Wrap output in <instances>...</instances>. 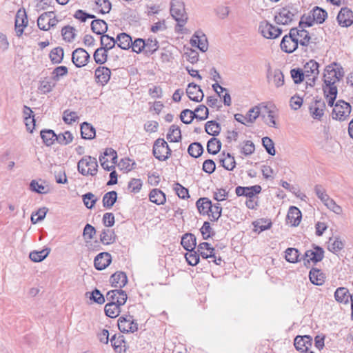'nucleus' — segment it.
<instances>
[{"label":"nucleus","instance_id":"15","mask_svg":"<svg viewBox=\"0 0 353 353\" xmlns=\"http://www.w3.org/2000/svg\"><path fill=\"white\" fill-rule=\"evenodd\" d=\"M107 300L110 301V303H114L118 305H124L127 301V294L122 290L115 289L109 291L106 294Z\"/></svg>","mask_w":353,"mask_h":353},{"label":"nucleus","instance_id":"44","mask_svg":"<svg viewBox=\"0 0 353 353\" xmlns=\"http://www.w3.org/2000/svg\"><path fill=\"white\" fill-rule=\"evenodd\" d=\"M311 12L312 18L316 21V23H322L327 17L326 11L319 7H315Z\"/></svg>","mask_w":353,"mask_h":353},{"label":"nucleus","instance_id":"9","mask_svg":"<svg viewBox=\"0 0 353 353\" xmlns=\"http://www.w3.org/2000/svg\"><path fill=\"white\" fill-rule=\"evenodd\" d=\"M324 256V251L323 248L315 246L312 249L306 250L303 257V264L305 266L309 267L311 263L315 264L321 261Z\"/></svg>","mask_w":353,"mask_h":353},{"label":"nucleus","instance_id":"40","mask_svg":"<svg viewBox=\"0 0 353 353\" xmlns=\"http://www.w3.org/2000/svg\"><path fill=\"white\" fill-rule=\"evenodd\" d=\"M41 137L44 143L50 146L57 141V134L52 130H44L41 131Z\"/></svg>","mask_w":353,"mask_h":353},{"label":"nucleus","instance_id":"61","mask_svg":"<svg viewBox=\"0 0 353 353\" xmlns=\"http://www.w3.org/2000/svg\"><path fill=\"white\" fill-rule=\"evenodd\" d=\"M314 192L323 204L330 198L326 193L325 188L321 185H315Z\"/></svg>","mask_w":353,"mask_h":353},{"label":"nucleus","instance_id":"60","mask_svg":"<svg viewBox=\"0 0 353 353\" xmlns=\"http://www.w3.org/2000/svg\"><path fill=\"white\" fill-rule=\"evenodd\" d=\"M261 110L259 109V104L251 108L247 113V119L249 124L253 123L255 120L259 117Z\"/></svg>","mask_w":353,"mask_h":353},{"label":"nucleus","instance_id":"14","mask_svg":"<svg viewBox=\"0 0 353 353\" xmlns=\"http://www.w3.org/2000/svg\"><path fill=\"white\" fill-rule=\"evenodd\" d=\"M294 17V12L287 8H283L275 15L274 20L278 24L288 25L293 21Z\"/></svg>","mask_w":353,"mask_h":353},{"label":"nucleus","instance_id":"7","mask_svg":"<svg viewBox=\"0 0 353 353\" xmlns=\"http://www.w3.org/2000/svg\"><path fill=\"white\" fill-rule=\"evenodd\" d=\"M308 110L313 119L321 121L325 114V103L321 98L314 97L310 103Z\"/></svg>","mask_w":353,"mask_h":353},{"label":"nucleus","instance_id":"58","mask_svg":"<svg viewBox=\"0 0 353 353\" xmlns=\"http://www.w3.org/2000/svg\"><path fill=\"white\" fill-rule=\"evenodd\" d=\"M188 153L193 157H199L203 152V147L199 143H191L188 147Z\"/></svg>","mask_w":353,"mask_h":353},{"label":"nucleus","instance_id":"59","mask_svg":"<svg viewBox=\"0 0 353 353\" xmlns=\"http://www.w3.org/2000/svg\"><path fill=\"white\" fill-rule=\"evenodd\" d=\"M145 52L146 53L152 54L159 48V43L156 39L150 38L145 41Z\"/></svg>","mask_w":353,"mask_h":353},{"label":"nucleus","instance_id":"51","mask_svg":"<svg viewBox=\"0 0 353 353\" xmlns=\"http://www.w3.org/2000/svg\"><path fill=\"white\" fill-rule=\"evenodd\" d=\"M220 130V125L216 121H208L205 124V132L210 135L216 136L219 134Z\"/></svg>","mask_w":353,"mask_h":353},{"label":"nucleus","instance_id":"16","mask_svg":"<svg viewBox=\"0 0 353 353\" xmlns=\"http://www.w3.org/2000/svg\"><path fill=\"white\" fill-rule=\"evenodd\" d=\"M90 59L89 54L83 48H77L72 52V60L77 67L86 65Z\"/></svg>","mask_w":353,"mask_h":353},{"label":"nucleus","instance_id":"53","mask_svg":"<svg viewBox=\"0 0 353 353\" xmlns=\"http://www.w3.org/2000/svg\"><path fill=\"white\" fill-rule=\"evenodd\" d=\"M77 112L66 110L63 114V120L67 124H72L79 120Z\"/></svg>","mask_w":353,"mask_h":353},{"label":"nucleus","instance_id":"39","mask_svg":"<svg viewBox=\"0 0 353 353\" xmlns=\"http://www.w3.org/2000/svg\"><path fill=\"white\" fill-rule=\"evenodd\" d=\"M39 181L36 180H32L30 183V189L39 194H47L49 192V188L48 185H45L44 181Z\"/></svg>","mask_w":353,"mask_h":353},{"label":"nucleus","instance_id":"46","mask_svg":"<svg viewBox=\"0 0 353 353\" xmlns=\"http://www.w3.org/2000/svg\"><path fill=\"white\" fill-rule=\"evenodd\" d=\"M221 148V141L216 138H211L207 145V150L209 153L216 154L219 152Z\"/></svg>","mask_w":353,"mask_h":353},{"label":"nucleus","instance_id":"20","mask_svg":"<svg viewBox=\"0 0 353 353\" xmlns=\"http://www.w3.org/2000/svg\"><path fill=\"white\" fill-rule=\"evenodd\" d=\"M280 46L281 50L287 53H292L294 52L299 46L297 43L294 41V37H293L290 33L283 37Z\"/></svg>","mask_w":353,"mask_h":353},{"label":"nucleus","instance_id":"54","mask_svg":"<svg viewBox=\"0 0 353 353\" xmlns=\"http://www.w3.org/2000/svg\"><path fill=\"white\" fill-rule=\"evenodd\" d=\"M73 140V136L69 131L57 134V141L61 145H68Z\"/></svg>","mask_w":353,"mask_h":353},{"label":"nucleus","instance_id":"28","mask_svg":"<svg viewBox=\"0 0 353 353\" xmlns=\"http://www.w3.org/2000/svg\"><path fill=\"white\" fill-rule=\"evenodd\" d=\"M181 243L184 249L192 252L196 244V237L192 234H185L183 236Z\"/></svg>","mask_w":353,"mask_h":353},{"label":"nucleus","instance_id":"18","mask_svg":"<svg viewBox=\"0 0 353 353\" xmlns=\"http://www.w3.org/2000/svg\"><path fill=\"white\" fill-rule=\"evenodd\" d=\"M339 23L343 27H348L353 23V12L347 8H343L337 16Z\"/></svg>","mask_w":353,"mask_h":353},{"label":"nucleus","instance_id":"32","mask_svg":"<svg viewBox=\"0 0 353 353\" xmlns=\"http://www.w3.org/2000/svg\"><path fill=\"white\" fill-rule=\"evenodd\" d=\"M196 205L199 213L202 215H207L208 210L212 208L211 201L206 197L200 198L197 200Z\"/></svg>","mask_w":353,"mask_h":353},{"label":"nucleus","instance_id":"45","mask_svg":"<svg viewBox=\"0 0 353 353\" xmlns=\"http://www.w3.org/2000/svg\"><path fill=\"white\" fill-rule=\"evenodd\" d=\"M117 194L115 191H110L104 194L103 197V205L107 208L113 206L117 201Z\"/></svg>","mask_w":353,"mask_h":353},{"label":"nucleus","instance_id":"43","mask_svg":"<svg viewBox=\"0 0 353 353\" xmlns=\"http://www.w3.org/2000/svg\"><path fill=\"white\" fill-rule=\"evenodd\" d=\"M49 249H43L41 251H32L29 254V258L34 262H41L49 254Z\"/></svg>","mask_w":353,"mask_h":353},{"label":"nucleus","instance_id":"1","mask_svg":"<svg viewBox=\"0 0 353 353\" xmlns=\"http://www.w3.org/2000/svg\"><path fill=\"white\" fill-rule=\"evenodd\" d=\"M259 109L261 117L265 123L269 127L276 128V119L279 117V109L276 105L270 101L262 102L259 103Z\"/></svg>","mask_w":353,"mask_h":353},{"label":"nucleus","instance_id":"29","mask_svg":"<svg viewBox=\"0 0 353 353\" xmlns=\"http://www.w3.org/2000/svg\"><path fill=\"white\" fill-rule=\"evenodd\" d=\"M116 240L114 231L111 229H103L100 234V241L104 245L112 244Z\"/></svg>","mask_w":353,"mask_h":353},{"label":"nucleus","instance_id":"42","mask_svg":"<svg viewBox=\"0 0 353 353\" xmlns=\"http://www.w3.org/2000/svg\"><path fill=\"white\" fill-rule=\"evenodd\" d=\"M181 139V130L178 126L172 125L167 134V139L170 142H178Z\"/></svg>","mask_w":353,"mask_h":353},{"label":"nucleus","instance_id":"8","mask_svg":"<svg viewBox=\"0 0 353 353\" xmlns=\"http://www.w3.org/2000/svg\"><path fill=\"white\" fill-rule=\"evenodd\" d=\"M153 154L159 161H165L169 158L171 150L164 139H158L155 141L153 145Z\"/></svg>","mask_w":353,"mask_h":353},{"label":"nucleus","instance_id":"24","mask_svg":"<svg viewBox=\"0 0 353 353\" xmlns=\"http://www.w3.org/2000/svg\"><path fill=\"white\" fill-rule=\"evenodd\" d=\"M219 163L227 170H233L236 166V161L233 156L230 153H221L219 156Z\"/></svg>","mask_w":353,"mask_h":353},{"label":"nucleus","instance_id":"10","mask_svg":"<svg viewBox=\"0 0 353 353\" xmlns=\"http://www.w3.org/2000/svg\"><path fill=\"white\" fill-rule=\"evenodd\" d=\"M259 32L263 37L268 39H274L281 35L282 30L267 21H263L259 23Z\"/></svg>","mask_w":353,"mask_h":353},{"label":"nucleus","instance_id":"2","mask_svg":"<svg viewBox=\"0 0 353 353\" xmlns=\"http://www.w3.org/2000/svg\"><path fill=\"white\" fill-rule=\"evenodd\" d=\"M170 14L177 21V26L183 28L187 22L188 16L182 0H172L170 2ZM179 29V30H180Z\"/></svg>","mask_w":353,"mask_h":353},{"label":"nucleus","instance_id":"27","mask_svg":"<svg viewBox=\"0 0 353 353\" xmlns=\"http://www.w3.org/2000/svg\"><path fill=\"white\" fill-rule=\"evenodd\" d=\"M344 248V242L340 237L330 238L327 242V249L332 253L337 254Z\"/></svg>","mask_w":353,"mask_h":353},{"label":"nucleus","instance_id":"4","mask_svg":"<svg viewBox=\"0 0 353 353\" xmlns=\"http://www.w3.org/2000/svg\"><path fill=\"white\" fill-rule=\"evenodd\" d=\"M343 68L339 65L334 63L326 66L323 74L324 82L327 86L332 88L330 86L339 81L343 76ZM333 88H336L334 87Z\"/></svg>","mask_w":353,"mask_h":353},{"label":"nucleus","instance_id":"47","mask_svg":"<svg viewBox=\"0 0 353 353\" xmlns=\"http://www.w3.org/2000/svg\"><path fill=\"white\" fill-rule=\"evenodd\" d=\"M285 258L290 263H296L299 261V252L296 248H289L285 251Z\"/></svg>","mask_w":353,"mask_h":353},{"label":"nucleus","instance_id":"34","mask_svg":"<svg viewBox=\"0 0 353 353\" xmlns=\"http://www.w3.org/2000/svg\"><path fill=\"white\" fill-rule=\"evenodd\" d=\"M52 16V12H47L41 14L37 19L38 27L43 30L50 29L49 23H50V17Z\"/></svg>","mask_w":353,"mask_h":353},{"label":"nucleus","instance_id":"64","mask_svg":"<svg viewBox=\"0 0 353 353\" xmlns=\"http://www.w3.org/2000/svg\"><path fill=\"white\" fill-rule=\"evenodd\" d=\"M106 52H107V50L102 48H98L95 51V52L94 54V59L97 63L102 64L106 61V60H107Z\"/></svg>","mask_w":353,"mask_h":353},{"label":"nucleus","instance_id":"19","mask_svg":"<svg viewBox=\"0 0 353 353\" xmlns=\"http://www.w3.org/2000/svg\"><path fill=\"white\" fill-rule=\"evenodd\" d=\"M28 25V19L24 10H19L15 17L16 34L20 37L23 32V28Z\"/></svg>","mask_w":353,"mask_h":353},{"label":"nucleus","instance_id":"52","mask_svg":"<svg viewBox=\"0 0 353 353\" xmlns=\"http://www.w3.org/2000/svg\"><path fill=\"white\" fill-rule=\"evenodd\" d=\"M241 152L245 156L251 155L255 150L254 143L251 141H245L239 146Z\"/></svg>","mask_w":353,"mask_h":353},{"label":"nucleus","instance_id":"11","mask_svg":"<svg viewBox=\"0 0 353 353\" xmlns=\"http://www.w3.org/2000/svg\"><path fill=\"white\" fill-rule=\"evenodd\" d=\"M292 36L294 37V41L297 43V45L301 47H306L310 43V37L307 30L303 28H292L290 31Z\"/></svg>","mask_w":353,"mask_h":353},{"label":"nucleus","instance_id":"25","mask_svg":"<svg viewBox=\"0 0 353 353\" xmlns=\"http://www.w3.org/2000/svg\"><path fill=\"white\" fill-rule=\"evenodd\" d=\"M310 281L316 285H321L325 282V275L319 269L313 268L309 272Z\"/></svg>","mask_w":353,"mask_h":353},{"label":"nucleus","instance_id":"17","mask_svg":"<svg viewBox=\"0 0 353 353\" xmlns=\"http://www.w3.org/2000/svg\"><path fill=\"white\" fill-rule=\"evenodd\" d=\"M312 338L310 336H297L294 339V347L301 352H307L312 346Z\"/></svg>","mask_w":353,"mask_h":353},{"label":"nucleus","instance_id":"33","mask_svg":"<svg viewBox=\"0 0 353 353\" xmlns=\"http://www.w3.org/2000/svg\"><path fill=\"white\" fill-rule=\"evenodd\" d=\"M81 134L83 139H92L95 137V129L87 122L81 125Z\"/></svg>","mask_w":353,"mask_h":353},{"label":"nucleus","instance_id":"50","mask_svg":"<svg viewBox=\"0 0 353 353\" xmlns=\"http://www.w3.org/2000/svg\"><path fill=\"white\" fill-rule=\"evenodd\" d=\"M61 34L65 41L72 42L76 36V30L73 27L65 26L62 28Z\"/></svg>","mask_w":353,"mask_h":353},{"label":"nucleus","instance_id":"3","mask_svg":"<svg viewBox=\"0 0 353 353\" xmlns=\"http://www.w3.org/2000/svg\"><path fill=\"white\" fill-rule=\"evenodd\" d=\"M77 168L83 176H95L98 171V163L94 157L84 156L79 161Z\"/></svg>","mask_w":353,"mask_h":353},{"label":"nucleus","instance_id":"36","mask_svg":"<svg viewBox=\"0 0 353 353\" xmlns=\"http://www.w3.org/2000/svg\"><path fill=\"white\" fill-rule=\"evenodd\" d=\"M91 28L94 33L103 35L108 30V25L103 20L96 19L92 21Z\"/></svg>","mask_w":353,"mask_h":353},{"label":"nucleus","instance_id":"56","mask_svg":"<svg viewBox=\"0 0 353 353\" xmlns=\"http://www.w3.org/2000/svg\"><path fill=\"white\" fill-rule=\"evenodd\" d=\"M85 295L88 298L97 303L103 304L105 302L103 295L97 289H95L92 292H86Z\"/></svg>","mask_w":353,"mask_h":353},{"label":"nucleus","instance_id":"5","mask_svg":"<svg viewBox=\"0 0 353 353\" xmlns=\"http://www.w3.org/2000/svg\"><path fill=\"white\" fill-rule=\"evenodd\" d=\"M351 111L352 107L350 103L340 100L336 102L333 108L332 117L333 119L344 121L350 117Z\"/></svg>","mask_w":353,"mask_h":353},{"label":"nucleus","instance_id":"37","mask_svg":"<svg viewBox=\"0 0 353 353\" xmlns=\"http://www.w3.org/2000/svg\"><path fill=\"white\" fill-rule=\"evenodd\" d=\"M254 232L260 233L264 230H268L272 226V222L269 219H261L252 223Z\"/></svg>","mask_w":353,"mask_h":353},{"label":"nucleus","instance_id":"31","mask_svg":"<svg viewBox=\"0 0 353 353\" xmlns=\"http://www.w3.org/2000/svg\"><path fill=\"white\" fill-rule=\"evenodd\" d=\"M214 249L207 242H203L198 246V252L203 259L214 257Z\"/></svg>","mask_w":353,"mask_h":353},{"label":"nucleus","instance_id":"23","mask_svg":"<svg viewBox=\"0 0 353 353\" xmlns=\"http://www.w3.org/2000/svg\"><path fill=\"white\" fill-rule=\"evenodd\" d=\"M110 283L112 287L121 290L128 283L126 274L123 272H117L110 277Z\"/></svg>","mask_w":353,"mask_h":353},{"label":"nucleus","instance_id":"13","mask_svg":"<svg viewBox=\"0 0 353 353\" xmlns=\"http://www.w3.org/2000/svg\"><path fill=\"white\" fill-rule=\"evenodd\" d=\"M192 46L198 48L201 52H206L208 49V43L205 34L200 30L196 31L190 39Z\"/></svg>","mask_w":353,"mask_h":353},{"label":"nucleus","instance_id":"30","mask_svg":"<svg viewBox=\"0 0 353 353\" xmlns=\"http://www.w3.org/2000/svg\"><path fill=\"white\" fill-rule=\"evenodd\" d=\"M150 201L157 205H162L165 201V194L159 189H153L149 194Z\"/></svg>","mask_w":353,"mask_h":353},{"label":"nucleus","instance_id":"62","mask_svg":"<svg viewBox=\"0 0 353 353\" xmlns=\"http://www.w3.org/2000/svg\"><path fill=\"white\" fill-rule=\"evenodd\" d=\"M194 117L200 121L207 119L208 115V109L203 105H199L194 111Z\"/></svg>","mask_w":353,"mask_h":353},{"label":"nucleus","instance_id":"48","mask_svg":"<svg viewBox=\"0 0 353 353\" xmlns=\"http://www.w3.org/2000/svg\"><path fill=\"white\" fill-rule=\"evenodd\" d=\"M222 208L220 206L219 203L212 205L210 210H208V214L207 215L209 216V219L211 221H217L221 215Z\"/></svg>","mask_w":353,"mask_h":353},{"label":"nucleus","instance_id":"57","mask_svg":"<svg viewBox=\"0 0 353 353\" xmlns=\"http://www.w3.org/2000/svg\"><path fill=\"white\" fill-rule=\"evenodd\" d=\"M189 99L193 101H201L204 94L203 90H185Z\"/></svg>","mask_w":353,"mask_h":353},{"label":"nucleus","instance_id":"26","mask_svg":"<svg viewBox=\"0 0 353 353\" xmlns=\"http://www.w3.org/2000/svg\"><path fill=\"white\" fill-rule=\"evenodd\" d=\"M111 72L110 69L106 67H99L95 70V77L98 82H100L102 85L106 83L110 78Z\"/></svg>","mask_w":353,"mask_h":353},{"label":"nucleus","instance_id":"35","mask_svg":"<svg viewBox=\"0 0 353 353\" xmlns=\"http://www.w3.org/2000/svg\"><path fill=\"white\" fill-rule=\"evenodd\" d=\"M117 43L121 49L128 50L132 46V38L125 33H121L117 37Z\"/></svg>","mask_w":353,"mask_h":353},{"label":"nucleus","instance_id":"6","mask_svg":"<svg viewBox=\"0 0 353 353\" xmlns=\"http://www.w3.org/2000/svg\"><path fill=\"white\" fill-rule=\"evenodd\" d=\"M303 70L305 78V83L307 85L312 87L315 84L319 71V64L314 60H310L305 63Z\"/></svg>","mask_w":353,"mask_h":353},{"label":"nucleus","instance_id":"49","mask_svg":"<svg viewBox=\"0 0 353 353\" xmlns=\"http://www.w3.org/2000/svg\"><path fill=\"white\" fill-rule=\"evenodd\" d=\"M117 43V39L110 37L108 34H103L101 37V44L103 46L102 48L108 50L114 47Z\"/></svg>","mask_w":353,"mask_h":353},{"label":"nucleus","instance_id":"21","mask_svg":"<svg viewBox=\"0 0 353 353\" xmlns=\"http://www.w3.org/2000/svg\"><path fill=\"white\" fill-rule=\"evenodd\" d=\"M111 261L112 256L109 253H100L94 259V267L99 270H104L110 265Z\"/></svg>","mask_w":353,"mask_h":353},{"label":"nucleus","instance_id":"38","mask_svg":"<svg viewBox=\"0 0 353 353\" xmlns=\"http://www.w3.org/2000/svg\"><path fill=\"white\" fill-rule=\"evenodd\" d=\"M114 303H108L105 305V314L110 318H116L121 312V306Z\"/></svg>","mask_w":353,"mask_h":353},{"label":"nucleus","instance_id":"63","mask_svg":"<svg viewBox=\"0 0 353 353\" xmlns=\"http://www.w3.org/2000/svg\"><path fill=\"white\" fill-rule=\"evenodd\" d=\"M324 205L332 212L335 213L336 214L340 215L343 213L342 208L336 203V202L332 199L330 198Z\"/></svg>","mask_w":353,"mask_h":353},{"label":"nucleus","instance_id":"55","mask_svg":"<svg viewBox=\"0 0 353 353\" xmlns=\"http://www.w3.org/2000/svg\"><path fill=\"white\" fill-rule=\"evenodd\" d=\"M63 50L61 48H55L50 53L51 61L55 63H59L63 58Z\"/></svg>","mask_w":353,"mask_h":353},{"label":"nucleus","instance_id":"12","mask_svg":"<svg viewBox=\"0 0 353 353\" xmlns=\"http://www.w3.org/2000/svg\"><path fill=\"white\" fill-rule=\"evenodd\" d=\"M118 327L121 332H134L138 329V325L133 319V316L128 315L121 316L118 320Z\"/></svg>","mask_w":353,"mask_h":353},{"label":"nucleus","instance_id":"41","mask_svg":"<svg viewBox=\"0 0 353 353\" xmlns=\"http://www.w3.org/2000/svg\"><path fill=\"white\" fill-rule=\"evenodd\" d=\"M350 296L348 290L345 288H339L334 293L336 301L342 303H348Z\"/></svg>","mask_w":353,"mask_h":353},{"label":"nucleus","instance_id":"22","mask_svg":"<svg viewBox=\"0 0 353 353\" xmlns=\"http://www.w3.org/2000/svg\"><path fill=\"white\" fill-rule=\"evenodd\" d=\"M302 218V214L299 209L295 206H291L289 208L287 214V222L292 226L299 225Z\"/></svg>","mask_w":353,"mask_h":353}]
</instances>
